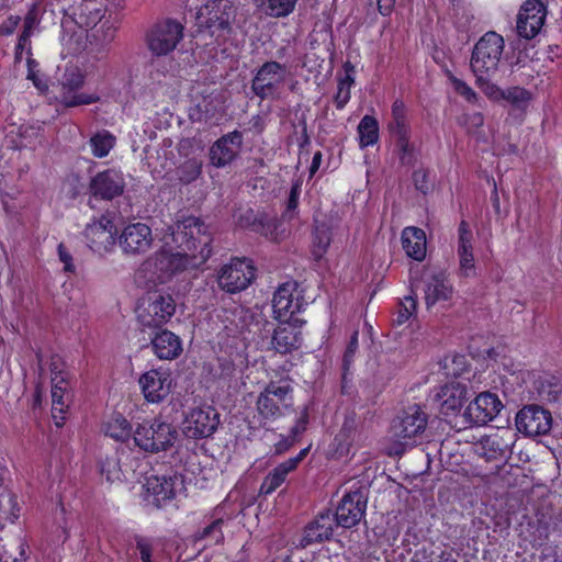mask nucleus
<instances>
[{"mask_svg":"<svg viewBox=\"0 0 562 562\" xmlns=\"http://www.w3.org/2000/svg\"><path fill=\"white\" fill-rule=\"evenodd\" d=\"M49 370L52 372V381H59L63 373V361L59 356L55 355L50 358Z\"/></svg>","mask_w":562,"mask_h":562,"instance_id":"obj_62","label":"nucleus"},{"mask_svg":"<svg viewBox=\"0 0 562 562\" xmlns=\"http://www.w3.org/2000/svg\"><path fill=\"white\" fill-rule=\"evenodd\" d=\"M116 240H119V245L125 254H144L153 243L151 228L140 222L128 224Z\"/></svg>","mask_w":562,"mask_h":562,"instance_id":"obj_22","label":"nucleus"},{"mask_svg":"<svg viewBox=\"0 0 562 562\" xmlns=\"http://www.w3.org/2000/svg\"><path fill=\"white\" fill-rule=\"evenodd\" d=\"M183 37V24L177 19L164 18L148 27L145 44L151 56L165 57L177 49Z\"/></svg>","mask_w":562,"mask_h":562,"instance_id":"obj_6","label":"nucleus"},{"mask_svg":"<svg viewBox=\"0 0 562 562\" xmlns=\"http://www.w3.org/2000/svg\"><path fill=\"white\" fill-rule=\"evenodd\" d=\"M286 67L279 61L263 63L251 80V90L260 100L274 98L285 80Z\"/></svg>","mask_w":562,"mask_h":562,"instance_id":"obj_12","label":"nucleus"},{"mask_svg":"<svg viewBox=\"0 0 562 562\" xmlns=\"http://www.w3.org/2000/svg\"><path fill=\"white\" fill-rule=\"evenodd\" d=\"M171 243L180 255L206 261L212 255V235L209 226L195 216H187L170 227Z\"/></svg>","mask_w":562,"mask_h":562,"instance_id":"obj_1","label":"nucleus"},{"mask_svg":"<svg viewBox=\"0 0 562 562\" xmlns=\"http://www.w3.org/2000/svg\"><path fill=\"white\" fill-rule=\"evenodd\" d=\"M2 539H0V542ZM27 540L18 536L10 539L7 543H0V562H19L26 559Z\"/></svg>","mask_w":562,"mask_h":562,"instance_id":"obj_42","label":"nucleus"},{"mask_svg":"<svg viewBox=\"0 0 562 562\" xmlns=\"http://www.w3.org/2000/svg\"><path fill=\"white\" fill-rule=\"evenodd\" d=\"M154 336L150 344L154 355L160 360H175L183 351L182 340L178 335L168 329L151 331Z\"/></svg>","mask_w":562,"mask_h":562,"instance_id":"obj_31","label":"nucleus"},{"mask_svg":"<svg viewBox=\"0 0 562 562\" xmlns=\"http://www.w3.org/2000/svg\"><path fill=\"white\" fill-rule=\"evenodd\" d=\"M134 429L132 423L119 412L112 413L102 424L103 434L122 443L133 439Z\"/></svg>","mask_w":562,"mask_h":562,"instance_id":"obj_35","label":"nucleus"},{"mask_svg":"<svg viewBox=\"0 0 562 562\" xmlns=\"http://www.w3.org/2000/svg\"><path fill=\"white\" fill-rule=\"evenodd\" d=\"M546 18L547 7L541 0H526L517 14V34L526 40L536 37L544 25Z\"/></svg>","mask_w":562,"mask_h":562,"instance_id":"obj_18","label":"nucleus"},{"mask_svg":"<svg viewBox=\"0 0 562 562\" xmlns=\"http://www.w3.org/2000/svg\"><path fill=\"white\" fill-rule=\"evenodd\" d=\"M344 75L337 78L338 83H344V86L351 88L355 85V66L347 60L344 65Z\"/></svg>","mask_w":562,"mask_h":562,"instance_id":"obj_61","label":"nucleus"},{"mask_svg":"<svg viewBox=\"0 0 562 562\" xmlns=\"http://www.w3.org/2000/svg\"><path fill=\"white\" fill-rule=\"evenodd\" d=\"M20 22L21 18L19 15H10L0 24V36L12 35L15 32Z\"/></svg>","mask_w":562,"mask_h":562,"instance_id":"obj_59","label":"nucleus"},{"mask_svg":"<svg viewBox=\"0 0 562 562\" xmlns=\"http://www.w3.org/2000/svg\"><path fill=\"white\" fill-rule=\"evenodd\" d=\"M138 385L147 403H162L171 393V372L162 367L150 369L139 376Z\"/></svg>","mask_w":562,"mask_h":562,"instance_id":"obj_15","label":"nucleus"},{"mask_svg":"<svg viewBox=\"0 0 562 562\" xmlns=\"http://www.w3.org/2000/svg\"><path fill=\"white\" fill-rule=\"evenodd\" d=\"M266 215L263 211H255L249 207L237 217V225L243 229H248L252 233H256L259 223H261L262 217Z\"/></svg>","mask_w":562,"mask_h":562,"instance_id":"obj_51","label":"nucleus"},{"mask_svg":"<svg viewBox=\"0 0 562 562\" xmlns=\"http://www.w3.org/2000/svg\"><path fill=\"white\" fill-rule=\"evenodd\" d=\"M334 533V518L331 510L319 513L303 531L301 546L306 548L314 543H322L329 540Z\"/></svg>","mask_w":562,"mask_h":562,"instance_id":"obj_29","label":"nucleus"},{"mask_svg":"<svg viewBox=\"0 0 562 562\" xmlns=\"http://www.w3.org/2000/svg\"><path fill=\"white\" fill-rule=\"evenodd\" d=\"M281 226L282 224L277 217H271L266 213L261 223H259L256 234L263 236L272 243L279 244L284 239V231L279 229Z\"/></svg>","mask_w":562,"mask_h":562,"instance_id":"obj_46","label":"nucleus"},{"mask_svg":"<svg viewBox=\"0 0 562 562\" xmlns=\"http://www.w3.org/2000/svg\"><path fill=\"white\" fill-rule=\"evenodd\" d=\"M459 274L463 278H472L476 274L475 259L473 254V233L470 224L462 220L458 227Z\"/></svg>","mask_w":562,"mask_h":562,"instance_id":"obj_25","label":"nucleus"},{"mask_svg":"<svg viewBox=\"0 0 562 562\" xmlns=\"http://www.w3.org/2000/svg\"><path fill=\"white\" fill-rule=\"evenodd\" d=\"M179 479L175 475H153L147 479L146 491L148 502L161 508L176 497V485Z\"/></svg>","mask_w":562,"mask_h":562,"instance_id":"obj_28","label":"nucleus"},{"mask_svg":"<svg viewBox=\"0 0 562 562\" xmlns=\"http://www.w3.org/2000/svg\"><path fill=\"white\" fill-rule=\"evenodd\" d=\"M178 437L175 426L160 417L144 419L134 429V445L143 452L157 454L173 447Z\"/></svg>","mask_w":562,"mask_h":562,"instance_id":"obj_3","label":"nucleus"},{"mask_svg":"<svg viewBox=\"0 0 562 562\" xmlns=\"http://www.w3.org/2000/svg\"><path fill=\"white\" fill-rule=\"evenodd\" d=\"M359 426V416L355 409H349L344 415L340 429L335 435L330 449L335 457L342 458L349 454Z\"/></svg>","mask_w":562,"mask_h":562,"instance_id":"obj_27","label":"nucleus"},{"mask_svg":"<svg viewBox=\"0 0 562 562\" xmlns=\"http://www.w3.org/2000/svg\"><path fill=\"white\" fill-rule=\"evenodd\" d=\"M67 382L60 376L59 381H53L52 386V417L56 427H63L66 420L68 403L65 400Z\"/></svg>","mask_w":562,"mask_h":562,"instance_id":"obj_38","label":"nucleus"},{"mask_svg":"<svg viewBox=\"0 0 562 562\" xmlns=\"http://www.w3.org/2000/svg\"><path fill=\"white\" fill-rule=\"evenodd\" d=\"M99 467L101 474L105 476L108 482L121 481L122 470L117 451L102 458Z\"/></svg>","mask_w":562,"mask_h":562,"instance_id":"obj_48","label":"nucleus"},{"mask_svg":"<svg viewBox=\"0 0 562 562\" xmlns=\"http://www.w3.org/2000/svg\"><path fill=\"white\" fill-rule=\"evenodd\" d=\"M86 81L85 75L77 67L67 68L61 80L59 101L66 108H75L79 105H89L100 101V97L95 93H80L79 90Z\"/></svg>","mask_w":562,"mask_h":562,"instance_id":"obj_13","label":"nucleus"},{"mask_svg":"<svg viewBox=\"0 0 562 562\" xmlns=\"http://www.w3.org/2000/svg\"><path fill=\"white\" fill-rule=\"evenodd\" d=\"M173 296L164 291L148 292L136 307V319L142 331L162 328L176 313Z\"/></svg>","mask_w":562,"mask_h":562,"instance_id":"obj_4","label":"nucleus"},{"mask_svg":"<svg viewBox=\"0 0 562 562\" xmlns=\"http://www.w3.org/2000/svg\"><path fill=\"white\" fill-rule=\"evenodd\" d=\"M417 313V301L413 295L404 296L397 304V311L395 318L393 319L394 325L401 326L407 323Z\"/></svg>","mask_w":562,"mask_h":562,"instance_id":"obj_49","label":"nucleus"},{"mask_svg":"<svg viewBox=\"0 0 562 562\" xmlns=\"http://www.w3.org/2000/svg\"><path fill=\"white\" fill-rule=\"evenodd\" d=\"M453 285L446 271L434 273L427 282L425 290V301L427 307H430L439 302L450 301L453 296Z\"/></svg>","mask_w":562,"mask_h":562,"instance_id":"obj_32","label":"nucleus"},{"mask_svg":"<svg viewBox=\"0 0 562 562\" xmlns=\"http://www.w3.org/2000/svg\"><path fill=\"white\" fill-rule=\"evenodd\" d=\"M254 4L271 18H285L290 15L299 0H252Z\"/></svg>","mask_w":562,"mask_h":562,"instance_id":"obj_43","label":"nucleus"},{"mask_svg":"<svg viewBox=\"0 0 562 562\" xmlns=\"http://www.w3.org/2000/svg\"><path fill=\"white\" fill-rule=\"evenodd\" d=\"M475 76V85L476 87L486 95L491 101H502L504 98L505 89H502L499 86L492 81V78L495 75H486V74H473Z\"/></svg>","mask_w":562,"mask_h":562,"instance_id":"obj_47","label":"nucleus"},{"mask_svg":"<svg viewBox=\"0 0 562 562\" xmlns=\"http://www.w3.org/2000/svg\"><path fill=\"white\" fill-rule=\"evenodd\" d=\"M428 415L419 405L403 409L392 422V434L402 439H411L423 434L427 427Z\"/></svg>","mask_w":562,"mask_h":562,"instance_id":"obj_20","label":"nucleus"},{"mask_svg":"<svg viewBox=\"0 0 562 562\" xmlns=\"http://www.w3.org/2000/svg\"><path fill=\"white\" fill-rule=\"evenodd\" d=\"M504 408L498 395L490 391L482 392L469 403L464 417L472 425L484 426L495 419Z\"/></svg>","mask_w":562,"mask_h":562,"instance_id":"obj_19","label":"nucleus"},{"mask_svg":"<svg viewBox=\"0 0 562 562\" xmlns=\"http://www.w3.org/2000/svg\"><path fill=\"white\" fill-rule=\"evenodd\" d=\"M392 121L387 124L389 132L395 137L411 134L407 121V109L403 100L396 99L391 106Z\"/></svg>","mask_w":562,"mask_h":562,"instance_id":"obj_41","label":"nucleus"},{"mask_svg":"<svg viewBox=\"0 0 562 562\" xmlns=\"http://www.w3.org/2000/svg\"><path fill=\"white\" fill-rule=\"evenodd\" d=\"M532 94L526 88L514 86L505 89L502 100L510 104L509 115L516 116L520 122L524 121L527 110L530 105Z\"/></svg>","mask_w":562,"mask_h":562,"instance_id":"obj_37","label":"nucleus"},{"mask_svg":"<svg viewBox=\"0 0 562 562\" xmlns=\"http://www.w3.org/2000/svg\"><path fill=\"white\" fill-rule=\"evenodd\" d=\"M89 145L95 158H104L115 146V137L109 131L98 132L91 136Z\"/></svg>","mask_w":562,"mask_h":562,"instance_id":"obj_45","label":"nucleus"},{"mask_svg":"<svg viewBox=\"0 0 562 562\" xmlns=\"http://www.w3.org/2000/svg\"><path fill=\"white\" fill-rule=\"evenodd\" d=\"M514 437L510 429L485 435L480 440V454L487 461L508 459L512 454Z\"/></svg>","mask_w":562,"mask_h":562,"instance_id":"obj_24","label":"nucleus"},{"mask_svg":"<svg viewBox=\"0 0 562 562\" xmlns=\"http://www.w3.org/2000/svg\"><path fill=\"white\" fill-rule=\"evenodd\" d=\"M235 8L229 0H207L196 13L199 30H205L218 41L231 33Z\"/></svg>","mask_w":562,"mask_h":562,"instance_id":"obj_7","label":"nucleus"},{"mask_svg":"<svg viewBox=\"0 0 562 562\" xmlns=\"http://www.w3.org/2000/svg\"><path fill=\"white\" fill-rule=\"evenodd\" d=\"M59 260L64 263L66 272H75V265L71 254L67 250L65 245L60 243L57 247Z\"/></svg>","mask_w":562,"mask_h":562,"instance_id":"obj_60","label":"nucleus"},{"mask_svg":"<svg viewBox=\"0 0 562 562\" xmlns=\"http://www.w3.org/2000/svg\"><path fill=\"white\" fill-rule=\"evenodd\" d=\"M467 393L465 385L459 382L442 385L435 396L440 405V413L445 416L457 415L467 401Z\"/></svg>","mask_w":562,"mask_h":562,"instance_id":"obj_30","label":"nucleus"},{"mask_svg":"<svg viewBox=\"0 0 562 562\" xmlns=\"http://www.w3.org/2000/svg\"><path fill=\"white\" fill-rule=\"evenodd\" d=\"M515 424L517 430L526 437L542 436L550 431L552 416L539 405H526L516 414Z\"/></svg>","mask_w":562,"mask_h":562,"instance_id":"obj_17","label":"nucleus"},{"mask_svg":"<svg viewBox=\"0 0 562 562\" xmlns=\"http://www.w3.org/2000/svg\"><path fill=\"white\" fill-rule=\"evenodd\" d=\"M126 188L125 176L122 170L108 168L98 171L89 180L87 193L95 201H113L123 195Z\"/></svg>","mask_w":562,"mask_h":562,"instance_id":"obj_10","label":"nucleus"},{"mask_svg":"<svg viewBox=\"0 0 562 562\" xmlns=\"http://www.w3.org/2000/svg\"><path fill=\"white\" fill-rule=\"evenodd\" d=\"M358 330H355L349 339V342L342 356V369L350 370L351 368L356 351L358 349Z\"/></svg>","mask_w":562,"mask_h":562,"instance_id":"obj_54","label":"nucleus"},{"mask_svg":"<svg viewBox=\"0 0 562 562\" xmlns=\"http://www.w3.org/2000/svg\"><path fill=\"white\" fill-rule=\"evenodd\" d=\"M297 288L296 281H286L278 286L272 299V310L276 319L297 321L295 314L304 311L307 305Z\"/></svg>","mask_w":562,"mask_h":562,"instance_id":"obj_11","label":"nucleus"},{"mask_svg":"<svg viewBox=\"0 0 562 562\" xmlns=\"http://www.w3.org/2000/svg\"><path fill=\"white\" fill-rule=\"evenodd\" d=\"M414 186L417 191L427 194L430 191V184L428 181V171L425 169H417L412 176Z\"/></svg>","mask_w":562,"mask_h":562,"instance_id":"obj_57","label":"nucleus"},{"mask_svg":"<svg viewBox=\"0 0 562 562\" xmlns=\"http://www.w3.org/2000/svg\"><path fill=\"white\" fill-rule=\"evenodd\" d=\"M294 445V438L281 436V439L274 445V451L278 454L284 453Z\"/></svg>","mask_w":562,"mask_h":562,"instance_id":"obj_64","label":"nucleus"},{"mask_svg":"<svg viewBox=\"0 0 562 562\" xmlns=\"http://www.w3.org/2000/svg\"><path fill=\"white\" fill-rule=\"evenodd\" d=\"M224 525V518H213L204 527H201L198 530H195V532L192 536L193 542L195 544L201 543L203 548H211L218 544H223L225 539L223 531Z\"/></svg>","mask_w":562,"mask_h":562,"instance_id":"obj_36","label":"nucleus"},{"mask_svg":"<svg viewBox=\"0 0 562 562\" xmlns=\"http://www.w3.org/2000/svg\"><path fill=\"white\" fill-rule=\"evenodd\" d=\"M504 37L495 31L484 33L474 44L470 58L473 74L496 75L504 57Z\"/></svg>","mask_w":562,"mask_h":562,"instance_id":"obj_5","label":"nucleus"},{"mask_svg":"<svg viewBox=\"0 0 562 562\" xmlns=\"http://www.w3.org/2000/svg\"><path fill=\"white\" fill-rule=\"evenodd\" d=\"M33 20L31 18H26L24 22V26L22 32L18 37V43L14 49V61L20 63L23 57V52L27 47V52L32 55L31 52V34H32Z\"/></svg>","mask_w":562,"mask_h":562,"instance_id":"obj_50","label":"nucleus"},{"mask_svg":"<svg viewBox=\"0 0 562 562\" xmlns=\"http://www.w3.org/2000/svg\"><path fill=\"white\" fill-rule=\"evenodd\" d=\"M302 191V182L300 180H295L291 184L289 198L286 201V213H293L296 211L299 206V200Z\"/></svg>","mask_w":562,"mask_h":562,"instance_id":"obj_56","label":"nucleus"},{"mask_svg":"<svg viewBox=\"0 0 562 562\" xmlns=\"http://www.w3.org/2000/svg\"><path fill=\"white\" fill-rule=\"evenodd\" d=\"M402 247L407 255L416 261H423L426 258L427 240L424 229L416 226H407L402 231Z\"/></svg>","mask_w":562,"mask_h":562,"instance_id":"obj_33","label":"nucleus"},{"mask_svg":"<svg viewBox=\"0 0 562 562\" xmlns=\"http://www.w3.org/2000/svg\"><path fill=\"white\" fill-rule=\"evenodd\" d=\"M351 88L337 82V92L334 95V103L337 110H342L350 101Z\"/></svg>","mask_w":562,"mask_h":562,"instance_id":"obj_58","label":"nucleus"},{"mask_svg":"<svg viewBox=\"0 0 562 562\" xmlns=\"http://www.w3.org/2000/svg\"><path fill=\"white\" fill-rule=\"evenodd\" d=\"M292 379L288 374H281L278 379H270L256 401L260 420L274 422L292 413L294 407Z\"/></svg>","mask_w":562,"mask_h":562,"instance_id":"obj_2","label":"nucleus"},{"mask_svg":"<svg viewBox=\"0 0 562 562\" xmlns=\"http://www.w3.org/2000/svg\"><path fill=\"white\" fill-rule=\"evenodd\" d=\"M135 542L142 562H153L154 548L151 541L143 536H136Z\"/></svg>","mask_w":562,"mask_h":562,"instance_id":"obj_55","label":"nucleus"},{"mask_svg":"<svg viewBox=\"0 0 562 562\" xmlns=\"http://www.w3.org/2000/svg\"><path fill=\"white\" fill-rule=\"evenodd\" d=\"M396 0H376L378 12L382 16H391L394 11Z\"/></svg>","mask_w":562,"mask_h":562,"instance_id":"obj_63","label":"nucleus"},{"mask_svg":"<svg viewBox=\"0 0 562 562\" xmlns=\"http://www.w3.org/2000/svg\"><path fill=\"white\" fill-rule=\"evenodd\" d=\"M331 243V231L325 224H316L312 232L311 254L315 261H321L328 251Z\"/></svg>","mask_w":562,"mask_h":562,"instance_id":"obj_40","label":"nucleus"},{"mask_svg":"<svg viewBox=\"0 0 562 562\" xmlns=\"http://www.w3.org/2000/svg\"><path fill=\"white\" fill-rule=\"evenodd\" d=\"M243 133L235 130L222 135L210 147V162L216 168L231 165L239 155L243 146Z\"/></svg>","mask_w":562,"mask_h":562,"instance_id":"obj_21","label":"nucleus"},{"mask_svg":"<svg viewBox=\"0 0 562 562\" xmlns=\"http://www.w3.org/2000/svg\"><path fill=\"white\" fill-rule=\"evenodd\" d=\"M304 323L300 318L297 321H279L271 340L277 352L286 355L301 347V327Z\"/></svg>","mask_w":562,"mask_h":562,"instance_id":"obj_26","label":"nucleus"},{"mask_svg":"<svg viewBox=\"0 0 562 562\" xmlns=\"http://www.w3.org/2000/svg\"><path fill=\"white\" fill-rule=\"evenodd\" d=\"M311 446L303 448L292 458L279 463L262 480L259 494L263 496L274 493L285 481L288 475L295 471L300 463L307 457Z\"/></svg>","mask_w":562,"mask_h":562,"instance_id":"obj_23","label":"nucleus"},{"mask_svg":"<svg viewBox=\"0 0 562 562\" xmlns=\"http://www.w3.org/2000/svg\"><path fill=\"white\" fill-rule=\"evenodd\" d=\"M87 246L102 256L113 250L117 239V228L110 214L93 217L83 231Z\"/></svg>","mask_w":562,"mask_h":562,"instance_id":"obj_9","label":"nucleus"},{"mask_svg":"<svg viewBox=\"0 0 562 562\" xmlns=\"http://www.w3.org/2000/svg\"><path fill=\"white\" fill-rule=\"evenodd\" d=\"M358 143L361 149L372 147L380 139V126L376 117L366 114L357 127Z\"/></svg>","mask_w":562,"mask_h":562,"instance_id":"obj_39","label":"nucleus"},{"mask_svg":"<svg viewBox=\"0 0 562 562\" xmlns=\"http://www.w3.org/2000/svg\"><path fill=\"white\" fill-rule=\"evenodd\" d=\"M220 425V414L213 406L192 408L183 420V434L191 439L210 438Z\"/></svg>","mask_w":562,"mask_h":562,"instance_id":"obj_14","label":"nucleus"},{"mask_svg":"<svg viewBox=\"0 0 562 562\" xmlns=\"http://www.w3.org/2000/svg\"><path fill=\"white\" fill-rule=\"evenodd\" d=\"M202 173V164L196 159L184 161L179 168V178L183 183L195 181Z\"/></svg>","mask_w":562,"mask_h":562,"instance_id":"obj_52","label":"nucleus"},{"mask_svg":"<svg viewBox=\"0 0 562 562\" xmlns=\"http://www.w3.org/2000/svg\"><path fill=\"white\" fill-rule=\"evenodd\" d=\"M449 80L453 87L454 92L462 97L467 102L472 104L477 102V93L465 81L453 75L449 76Z\"/></svg>","mask_w":562,"mask_h":562,"instance_id":"obj_53","label":"nucleus"},{"mask_svg":"<svg viewBox=\"0 0 562 562\" xmlns=\"http://www.w3.org/2000/svg\"><path fill=\"white\" fill-rule=\"evenodd\" d=\"M367 503L368 498L360 488L345 493L333 514L334 521L347 529L357 526L366 516Z\"/></svg>","mask_w":562,"mask_h":562,"instance_id":"obj_16","label":"nucleus"},{"mask_svg":"<svg viewBox=\"0 0 562 562\" xmlns=\"http://www.w3.org/2000/svg\"><path fill=\"white\" fill-rule=\"evenodd\" d=\"M256 278V267L248 258H232L217 273V284L229 294L246 290Z\"/></svg>","mask_w":562,"mask_h":562,"instance_id":"obj_8","label":"nucleus"},{"mask_svg":"<svg viewBox=\"0 0 562 562\" xmlns=\"http://www.w3.org/2000/svg\"><path fill=\"white\" fill-rule=\"evenodd\" d=\"M189 257L187 255H180L179 249H177L176 254H169L161 251L155 256L154 267L157 273V281L166 282L173 274L184 269L187 259Z\"/></svg>","mask_w":562,"mask_h":562,"instance_id":"obj_34","label":"nucleus"},{"mask_svg":"<svg viewBox=\"0 0 562 562\" xmlns=\"http://www.w3.org/2000/svg\"><path fill=\"white\" fill-rule=\"evenodd\" d=\"M395 153L401 166L412 167L416 162V147L411 134L395 136Z\"/></svg>","mask_w":562,"mask_h":562,"instance_id":"obj_44","label":"nucleus"}]
</instances>
